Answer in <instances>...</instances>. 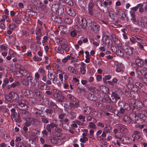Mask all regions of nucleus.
<instances>
[{"label":"nucleus","instance_id":"31","mask_svg":"<svg viewBox=\"0 0 147 147\" xmlns=\"http://www.w3.org/2000/svg\"><path fill=\"white\" fill-rule=\"evenodd\" d=\"M11 113V118L14 117V116L17 114L18 113L16 112V109L14 108L11 109L10 110Z\"/></svg>","mask_w":147,"mask_h":147},{"label":"nucleus","instance_id":"40","mask_svg":"<svg viewBox=\"0 0 147 147\" xmlns=\"http://www.w3.org/2000/svg\"><path fill=\"white\" fill-rule=\"evenodd\" d=\"M55 111L53 109L50 108L47 109L45 111V112L46 113L47 115L52 114L53 112Z\"/></svg>","mask_w":147,"mask_h":147},{"label":"nucleus","instance_id":"3","mask_svg":"<svg viewBox=\"0 0 147 147\" xmlns=\"http://www.w3.org/2000/svg\"><path fill=\"white\" fill-rule=\"evenodd\" d=\"M34 95L35 100L42 101V98L44 96V95L42 93L36 90H34Z\"/></svg>","mask_w":147,"mask_h":147},{"label":"nucleus","instance_id":"13","mask_svg":"<svg viewBox=\"0 0 147 147\" xmlns=\"http://www.w3.org/2000/svg\"><path fill=\"white\" fill-rule=\"evenodd\" d=\"M20 115L19 113H18L17 114H16L14 117L12 118V119L13 121H14L16 122L20 123L21 122L22 120L20 117Z\"/></svg>","mask_w":147,"mask_h":147},{"label":"nucleus","instance_id":"15","mask_svg":"<svg viewBox=\"0 0 147 147\" xmlns=\"http://www.w3.org/2000/svg\"><path fill=\"white\" fill-rule=\"evenodd\" d=\"M118 129L121 132H123L125 133H127L128 130L126 127L123 125L119 126L118 127Z\"/></svg>","mask_w":147,"mask_h":147},{"label":"nucleus","instance_id":"32","mask_svg":"<svg viewBox=\"0 0 147 147\" xmlns=\"http://www.w3.org/2000/svg\"><path fill=\"white\" fill-rule=\"evenodd\" d=\"M61 48L63 50L64 49L65 51L66 52H68L69 51V47L68 46V44H66L64 45L61 46Z\"/></svg>","mask_w":147,"mask_h":147},{"label":"nucleus","instance_id":"47","mask_svg":"<svg viewBox=\"0 0 147 147\" xmlns=\"http://www.w3.org/2000/svg\"><path fill=\"white\" fill-rule=\"evenodd\" d=\"M140 73L141 75L144 77H147V72L144 69H142L140 71Z\"/></svg>","mask_w":147,"mask_h":147},{"label":"nucleus","instance_id":"52","mask_svg":"<svg viewBox=\"0 0 147 147\" xmlns=\"http://www.w3.org/2000/svg\"><path fill=\"white\" fill-rule=\"evenodd\" d=\"M116 45L118 47H121V42L120 40L118 39H116L114 41Z\"/></svg>","mask_w":147,"mask_h":147},{"label":"nucleus","instance_id":"41","mask_svg":"<svg viewBox=\"0 0 147 147\" xmlns=\"http://www.w3.org/2000/svg\"><path fill=\"white\" fill-rule=\"evenodd\" d=\"M5 98L6 100L10 102H13V101L11 98L9 94V95H5Z\"/></svg>","mask_w":147,"mask_h":147},{"label":"nucleus","instance_id":"22","mask_svg":"<svg viewBox=\"0 0 147 147\" xmlns=\"http://www.w3.org/2000/svg\"><path fill=\"white\" fill-rule=\"evenodd\" d=\"M102 92L105 94H108L109 93V90L106 86H101L100 87Z\"/></svg>","mask_w":147,"mask_h":147},{"label":"nucleus","instance_id":"8","mask_svg":"<svg viewBox=\"0 0 147 147\" xmlns=\"http://www.w3.org/2000/svg\"><path fill=\"white\" fill-rule=\"evenodd\" d=\"M110 100L113 102H116L117 100L120 99V97L115 92H113L111 95V98Z\"/></svg>","mask_w":147,"mask_h":147},{"label":"nucleus","instance_id":"21","mask_svg":"<svg viewBox=\"0 0 147 147\" xmlns=\"http://www.w3.org/2000/svg\"><path fill=\"white\" fill-rule=\"evenodd\" d=\"M132 113L135 115V116L138 115L139 114V110L134 105H132L131 107Z\"/></svg>","mask_w":147,"mask_h":147},{"label":"nucleus","instance_id":"57","mask_svg":"<svg viewBox=\"0 0 147 147\" xmlns=\"http://www.w3.org/2000/svg\"><path fill=\"white\" fill-rule=\"evenodd\" d=\"M84 133L82 134V135L83 136H88L89 134L88 133V130L87 129H85L83 130Z\"/></svg>","mask_w":147,"mask_h":147},{"label":"nucleus","instance_id":"33","mask_svg":"<svg viewBox=\"0 0 147 147\" xmlns=\"http://www.w3.org/2000/svg\"><path fill=\"white\" fill-rule=\"evenodd\" d=\"M67 97L72 102H76V100H76L75 97L72 96L71 94H67Z\"/></svg>","mask_w":147,"mask_h":147},{"label":"nucleus","instance_id":"58","mask_svg":"<svg viewBox=\"0 0 147 147\" xmlns=\"http://www.w3.org/2000/svg\"><path fill=\"white\" fill-rule=\"evenodd\" d=\"M21 83L23 85L27 86L29 84V83L28 81L26 80H24L21 81Z\"/></svg>","mask_w":147,"mask_h":147},{"label":"nucleus","instance_id":"17","mask_svg":"<svg viewBox=\"0 0 147 147\" xmlns=\"http://www.w3.org/2000/svg\"><path fill=\"white\" fill-rule=\"evenodd\" d=\"M61 18L62 19V20H63L65 23L68 24H70L73 22V20L69 17H61Z\"/></svg>","mask_w":147,"mask_h":147},{"label":"nucleus","instance_id":"59","mask_svg":"<svg viewBox=\"0 0 147 147\" xmlns=\"http://www.w3.org/2000/svg\"><path fill=\"white\" fill-rule=\"evenodd\" d=\"M9 52L10 55L13 56V57H15L16 55V53L12 50H9Z\"/></svg>","mask_w":147,"mask_h":147},{"label":"nucleus","instance_id":"11","mask_svg":"<svg viewBox=\"0 0 147 147\" xmlns=\"http://www.w3.org/2000/svg\"><path fill=\"white\" fill-rule=\"evenodd\" d=\"M88 13L90 15L96 17L99 16L100 15L99 12L94 9H91L90 11V10H89Z\"/></svg>","mask_w":147,"mask_h":147},{"label":"nucleus","instance_id":"5","mask_svg":"<svg viewBox=\"0 0 147 147\" xmlns=\"http://www.w3.org/2000/svg\"><path fill=\"white\" fill-rule=\"evenodd\" d=\"M123 49L127 55H131L133 54V51L134 48L127 45H124L123 47Z\"/></svg>","mask_w":147,"mask_h":147},{"label":"nucleus","instance_id":"48","mask_svg":"<svg viewBox=\"0 0 147 147\" xmlns=\"http://www.w3.org/2000/svg\"><path fill=\"white\" fill-rule=\"evenodd\" d=\"M39 72L42 76L46 75L45 71L42 68H40L38 71Z\"/></svg>","mask_w":147,"mask_h":147},{"label":"nucleus","instance_id":"35","mask_svg":"<svg viewBox=\"0 0 147 147\" xmlns=\"http://www.w3.org/2000/svg\"><path fill=\"white\" fill-rule=\"evenodd\" d=\"M88 127L89 128L95 129L96 128V125L93 123L90 122L89 123Z\"/></svg>","mask_w":147,"mask_h":147},{"label":"nucleus","instance_id":"10","mask_svg":"<svg viewBox=\"0 0 147 147\" xmlns=\"http://www.w3.org/2000/svg\"><path fill=\"white\" fill-rule=\"evenodd\" d=\"M65 10L66 13L70 16H74L76 15L75 11L69 7H66L65 8Z\"/></svg>","mask_w":147,"mask_h":147},{"label":"nucleus","instance_id":"43","mask_svg":"<svg viewBox=\"0 0 147 147\" xmlns=\"http://www.w3.org/2000/svg\"><path fill=\"white\" fill-rule=\"evenodd\" d=\"M21 84L18 81H15L11 84V86L13 88L16 86H18Z\"/></svg>","mask_w":147,"mask_h":147},{"label":"nucleus","instance_id":"23","mask_svg":"<svg viewBox=\"0 0 147 147\" xmlns=\"http://www.w3.org/2000/svg\"><path fill=\"white\" fill-rule=\"evenodd\" d=\"M22 116L25 118L28 117H29L30 115V113L29 112L26 111V110L22 111L21 112Z\"/></svg>","mask_w":147,"mask_h":147},{"label":"nucleus","instance_id":"12","mask_svg":"<svg viewBox=\"0 0 147 147\" xmlns=\"http://www.w3.org/2000/svg\"><path fill=\"white\" fill-rule=\"evenodd\" d=\"M31 2L33 5L38 8H41L42 7V3L38 0H31Z\"/></svg>","mask_w":147,"mask_h":147},{"label":"nucleus","instance_id":"29","mask_svg":"<svg viewBox=\"0 0 147 147\" xmlns=\"http://www.w3.org/2000/svg\"><path fill=\"white\" fill-rule=\"evenodd\" d=\"M123 67V65L120 64L117 65L116 66V71L118 72H119L122 71Z\"/></svg>","mask_w":147,"mask_h":147},{"label":"nucleus","instance_id":"7","mask_svg":"<svg viewBox=\"0 0 147 147\" xmlns=\"http://www.w3.org/2000/svg\"><path fill=\"white\" fill-rule=\"evenodd\" d=\"M119 106L120 108L125 109V110H129L131 109V107L127 104L124 102L121 101L119 102Z\"/></svg>","mask_w":147,"mask_h":147},{"label":"nucleus","instance_id":"6","mask_svg":"<svg viewBox=\"0 0 147 147\" xmlns=\"http://www.w3.org/2000/svg\"><path fill=\"white\" fill-rule=\"evenodd\" d=\"M78 23L81 28L84 29L86 28L87 26V21L85 18L81 17L78 20Z\"/></svg>","mask_w":147,"mask_h":147},{"label":"nucleus","instance_id":"62","mask_svg":"<svg viewBox=\"0 0 147 147\" xmlns=\"http://www.w3.org/2000/svg\"><path fill=\"white\" fill-rule=\"evenodd\" d=\"M88 89L92 92H95L96 91V88L93 86H90L88 88Z\"/></svg>","mask_w":147,"mask_h":147},{"label":"nucleus","instance_id":"2","mask_svg":"<svg viewBox=\"0 0 147 147\" xmlns=\"http://www.w3.org/2000/svg\"><path fill=\"white\" fill-rule=\"evenodd\" d=\"M27 103L26 100L22 99L19 101L18 103L17 104L16 106L20 110H26L28 109V107L27 105Z\"/></svg>","mask_w":147,"mask_h":147},{"label":"nucleus","instance_id":"18","mask_svg":"<svg viewBox=\"0 0 147 147\" xmlns=\"http://www.w3.org/2000/svg\"><path fill=\"white\" fill-rule=\"evenodd\" d=\"M135 62L137 65L139 67H141L143 65V60L139 57L136 59Z\"/></svg>","mask_w":147,"mask_h":147},{"label":"nucleus","instance_id":"27","mask_svg":"<svg viewBox=\"0 0 147 147\" xmlns=\"http://www.w3.org/2000/svg\"><path fill=\"white\" fill-rule=\"evenodd\" d=\"M88 98L90 100L95 101L96 99V97L94 94L90 93L88 94Z\"/></svg>","mask_w":147,"mask_h":147},{"label":"nucleus","instance_id":"53","mask_svg":"<svg viewBox=\"0 0 147 147\" xmlns=\"http://www.w3.org/2000/svg\"><path fill=\"white\" fill-rule=\"evenodd\" d=\"M94 6V5L92 2H90L89 3L88 5V10H90V11L91 9H93V8Z\"/></svg>","mask_w":147,"mask_h":147},{"label":"nucleus","instance_id":"25","mask_svg":"<svg viewBox=\"0 0 147 147\" xmlns=\"http://www.w3.org/2000/svg\"><path fill=\"white\" fill-rule=\"evenodd\" d=\"M42 101H40L42 103V104L45 106L48 105L49 103V99L47 98H44L43 97L42 98Z\"/></svg>","mask_w":147,"mask_h":147},{"label":"nucleus","instance_id":"9","mask_svg":"<svg viewBox=\"0 0 147 147\" xmlns=\"http://www.w3.org/2000/svg\"><path fill=\"white\" fill-rule=\"evenodd\" d=\"M9 94L13 102L18 101L19 96L17 93L13 92H10Z\"/></svg>","mask_w":147,"mask_h":147},{"label":"nucleus","instance_id":"24","mask_svg":"<svg viewBox=\"0 0 147 147\" xmlns=\"http://www.w3.org/2000/svg\"><path fill=\"white\" fill-rule=\"evenodd\" d=\"M58 120H54L52 121V123L49 124L51 128H53L55 127H58V124L57 123Z\"/></svg>","mask_w":147,"mask_h":147},{"label":"nucleus","instance_id":"26","mask_svg":"<svg viewBox=\"0 0 147 147\" xmlns=\"http://www.w3.org/2000/svg\"><path fill=\"white\" fill-rule=\"evenodd\" d=\"M112 127L110 125L108 126L106 125L105 127L104 128V130L106 133H110L112 130Z\"/></svg>","mask_w":147,"mask_h":147},{"label":"nucleus","instance_id":"54","mask_svg":"<svg viewBox=\"0 0 147 147\" xmlns=\"http://www.w3.org/2000/svg\"><path fill=\"white\" fill-rule=\"evenodd\" d=\"M88 140V138L86 137H83L82 138H81L80 141L83 143H85L86 141Z\"/></svg>","mask_w":147,"mask_h":147},{"label":"nucleus","instance_id":"38","mask_svg":"<svg viewBox=\"0 0 147 147\" xmlns=\"http://www.w3.org/2000/svg\"><path fill=\"white\" fill-rule=\"evenodd\" d=\"M55 50L58 53L61 54H63L64 53V51L63 50L59 47H56L55 48Z\"/></svg>","mask_w":147,"mask_h":147},{"label":"nucleus","instance_id":"19","mask_svg":"<svg viewBox=\"0 0 147 147\" xmlns=\"http://www.w3.org/2000/svg\"><path fill=\"white\" fill-rule=\"evenodd\" d=\"M49 107L54 111L57 110L58 108V107L56 104L52 101H51Z\"/></svg>","mask_w":147,"mask_h":147},{"label":"nucleus","instance_id":"36","mask_svg":"<svg viewBox=\"0 0 147 147\" xmlns=\"http://www.w3.org/2000/svg\"><path fill=\"white\" fill-rule=\"evenodd\" d=\"M36 35L39 36H41L42 33L41 32V29L40 28L38 27L36 28Z\"/></svg>","mask_w":147,"mask_h":147},{"label":"nucleus","instance_id":"60","mask_svg":"<svg viewBox=\"0 0 147 147\" xmlns=\"http://www.w3.org/2000/svg\"><path fill=\"white\" fill-rule=\"evenodd\" d=\"M79 119L83 122H85V116L82 115H80L78 117Z\"/></svg>","mask_w":147,"mask_h":147},{"label":"nucleus","instance_id":"64","mask_svg":"<svg viewBox=\"0 0 147 147\" xmlns=\"http://www.w3.org/2000/svg\"><path fill=\"white\" fill-rule=\"evenodd\" d=\"M80 71L81 74L83 75L85 74H86V70L85 69L84 67H82L80 68Z\"/></svg>","mask_w":147,"mask_h":147},{"label":"nucleus","instance_id":"4","mask_svg":"<svg viewBox=\"0 0 147 147\" xmlns=\"http://www.w3.org/2000/svg\"><path fill=\"white\" fill-rule=\"evenodd\" d=\"M21 93L26 97L31 98L33 96L34 92L28 89H24L21 90Z\"/></svg>","mask_w":147,"mask_h":147},{"label":"nucleus","instance_id":"50","mask_svg":"<svg viewBox=\"0 0 147 147\" xmlns=\"http://www.w3.org/2000/svg\"><path fill=\"white\" fill-rule=\"evenodd\" d=\"M79 3L80 6L82 7H84L85 6V2L83 0L80 1Z\"/></svg>","mask_w":147,"mask_h":147},{"label":"nucleus","instance_id":"56","mask_svg":"<svg viewBox=\"0 0 147 147\" xmlns=\"http://www.w3.org/2000/svg\"><path fill=\"white\" fill-rule=\"evenodd\" d=\"M65 3L70 5H73L72 0H64Z\"/></svg>","mask_w":147,"mask_h":147},{"label":"nucleus","instance_id":"28","mask_svg":"<svg viewBox=\"0 0 147 147\" xmlns=\"http://www.w3.org/2000/svg\"><path fill=\"white\" fill-rule=\"evenodd\" d=\"M68 70L75 75L78 74V71L76 70L71 66H69L68 67Z\"/></svg>","mask_w":147,"mask_h":147},{"label":"nucleus","instance_id":"44","mask_svg":"<svg viewBox=\"0 0 147 147\" xmlns=\"http://www.w3.org/2000/svg\"><path fill=\"white\" fill-rule=\"evenodd\" d=\"M28 121H29L30 123L33 125L37 121L36 119L33 118H29Z\"/></svg>","mask_w":147,"mask_h":147},{"label":"nucleus","instance_id":"51","mask_svg":"<svg viewBox=\"0 0 147 147\" xmlns=\"http://www.w3.org/2000/svg\"><path fill=\"white\" fill-rule=\"evenodd\" d=\"M90 26L91 27V28H93L94 29L96 30H99L98 26L97 25H94L91 24Z\"/></svg>","mask_w":147,"mask_h":147},{"label":"nucleus","instance_id":"37","mask_svg":"<svg viewBox=\"0 0 147 147\" xmlns=\"http://www.w3.org/2000/svg\"><path fill=\"white\" fill-rule=\"evenodd\" d=\"M115 53L120 57H123L124 56V54L123 52L119 49L117 50L116 52Z\"/></svg>","mask_w":147,"mask_h":147},{"label":"nucleus","instance_id":"20","mask_svg":"<svg viewBox=\"0 0 147 147\" xmlns=\"http://www.w3.org/2000/svg\"><path fill=\"white\" fill-rule=\"evenodd\" d=\"M61 18V17H59L53 15L51 17V19L52 20L55 22L59 23L61 22V20L62 19Z\"/></svg>","mask_w":147,"mask_h":147},{"label":"nucleus","instance_id":"30","mask_svg":"<svg viewBox=\"0 0 147 147\" xmlns=\"http://www.w3.org/2000/svg\"><path fill=\"white\" fill-rule=\"evenodd\" d=\"M69 105L70 107V109H71L73 108H77L79 107L80 105L77 102H75L74 104L71 102L70 103Z\"/></svg>","mask_w":147,"mask_h":147},{"label":"nucleus","instance_id":"55","mask_svg":"<svg viewBox=\"0 0 147 147\" xmlns=\"http://www.w3.org/2000/svg\"><path fill=\"white\" fill-rule=\"evenodd\" d=\"M38 85L39 88L42 90H44V87L45 86V83H43L42 82L41 83H40V84Z\"/></svg>","mask_w":147,"mask_h":147},{"label":"nucleus","instance_id":"49","mask_svg":"<svg viewBox=\"0 0 147 147\" xmlns=\"http://www.w3.org/2000/svg\"><path fill=\"white\" fill-rule=\"evenodd\" d=\"M77 31L76 30H73L70 33V35L72 37H74L77 35Z\"/></svg>","mask_w":147,"mask_h":147},{"label":"nucleus","instance_id":"42","mask_svg":"<svg viewBox=\"0 0 147 147\" xmlns=\"http://www.w3.org/2000/svg\"><path fill=\"white\" fill-rule=\"evenodd\" d=\"M3 83L2 85V86L4 88L7 84L9 82V79L7 78H5L3 80Z\"/></svg>","mask_w":147,"mask_h":147},{"label":"nucleus","instance_id":"46","mask_svg":"<svg viewBox=\"0 0 147 147\" xmlns=\"http://www.w3.org/2000/svg\"><path fill=\"white\" fill-rule=\"evenodd\" d=\"M41 121L44 123H49V119L47 117H42L41 118Z\"/></svg>","mask_w":147,"mask_h":147},{"label":"nucleus","instance_id":"16","mask_svg":"<svg viewBox=\"0 0 147 147\" xmlns=\"http://www.w3.org/2000/svg\"><path fill=\"white\" fill-rule=\"evenodd\" d=\"M92 108L90 107H86L84 108V112L86 115H89L92 111Z\"/></svg>","mask_w":147,"mask_h":147},{"label":"nucleus","instance_id":"1","mask_svg":"<svg viewBox=\"0 0 147 147\" xmlns=\"http://www.w3.org/2000/svg\"><path fill=\"white\" fill-rule=\"evenodd\" d=\"M52 11L56 14L58 15H62L64 12V9L59 5L58 4H54L52 6Z\"/></svg>","mask_w":147,"mask_h":147},{"label":"nucleus","instance_id":"34","mask_svg":"<svg viewBox=\"0 0 147 147\" xmlns=\"http://www.w3.org/2000/svg\"><path fill=\"white\" fill-rule=\"evenodd\" d=\"M135 85L139 88L142 90L144 87V86L140 82H136L135 83Z\"/></svg>","mask_w":147,"mask_h":147},{"label":"nucleus","instance_id":"14","mask_svg":"<svg viewBox=\"0 0 147 147\" xmlns=\"http://www.w3.org/2000/svg\"><path fill=\"white\" fill-rule=\"evenodd\" d=\"M116 14L113 11H111L109 13L108 20L110 22L112 21L115 19Z\"/></svg>","mask_w":147,"mask_h":147},{"label":"nucleus","instance_id":"61","mask_svg":"<svg viewBox=\"0 0 147 147\" xmlns=\"http://www.w3.org/2000/svg\"><path fill=\"white\" fill-rule=\"evenodd\" d=\"M13 20L17 24H19L20 23V20L17 18L14 17L13 18Z\"/></svg>","mask_w":147,"mask_h":147},{"label":"nucleus","instance_id":"39","mask_svg":"<svg viewBox=\"0 0 147 147\" xmlns=\"http://www.w3.org/2000/svg\"><path fill=\"white\" fill-rule=\"evenodd\" d=\"M24 71V73H26V74H28V73L29 75L27 77L26 79L28 81L31 82L32 80L33 79V78L30 76V73L29 72H27L26 71Z\"/></svg>","mask_w":147,"mask_h":147},{"label":"nucleus","instance_id":"45","mask_svg":"<svg viewBox=\"0 0 147 147\" xmlns=\"http://www.w3.org/2000/svg\"><path fill=\"white\" fill-rule=\"evenodd\" d=\"M16 147H28L21 142H18L16 143Z\"/></svg>","mask_w":147,"mask_h":147},{"label":"nucleus","instance_id":"63","mask_svg":"<svg viewBox=\"0 0 147 147\" xmlns=\"http://www.w3.org/2000/svg\"><path fill=\"white\" fill-rule=\"evenodd\" d=\"M111 51L113 52H114L115 53L116 52L117 49L116 47H115L113 46H112L111 47Z\"/></svg>","mask_w":147,"mask_h":147}]
</instances>
